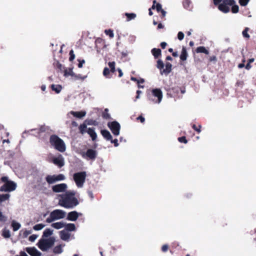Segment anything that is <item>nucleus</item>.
<instances>
[{
    "mask_svg": "<svg viewBox=\"0 0 256 256\" xmlns=\"http://www.w3.org/2000/svg\"><path fill=\"white\" fill-rule=\"evenodd\" d=\"M80 154L84 158L94 160L96 158L98 152L96 150L88 148L86 152H81Z\"/></svg>",
    "mask_w": 256,
    "mask_h": 256,
    "instance_id": "obj_9",
    "label": "nucleus"
},
{
    "mask_svg": "<svg viewBox=\"0 0 256 256\" xmlns=\"http://www.w3.org/2000/svg\"><path fill=\"white\" fill-rule=\"evenodd\" d=\"M65 176L63 174H58V175H48L46 177V180L49 184H53L57 182L64 180Z\"/></svg>",
    "mask_w": 256,
    "mask_h": 256,
    "instance_id": "obj_7",
    "label": "nucleus"
},
{
    "mask_svg": "<svg viewBox=\"0 0 256 256\" xmlns=\"http://www.w3.org/2000/svg\"><path fill=\"white\" fill-rule=\"evenodd\" d=\"M64 230H66V232H74L76 230V225L74 223H68V224H66L65 223V226H64Z\"/></svg>",
    "mask_w": 256,
    "mask_h": 256,
    "instance_id": "obj_21",
    "label": "nucleus"
},
{
    "mask_svg": "<svg viewBox=\"0 0 256 256\" xmlns=\"http://www.w3.org/2000/svg\"><path fill=\"white\" fill-rule=\"evenodd\" d=\"M78 67L79 68H81L82 67L83 64L85 62V60H78Z\"/></svg>",
    "mask_w": 256,
    "mask_h": 256,
    "instance_id": "obj_59",
    "label": "nucleus"
},
{
    "mask_svg": "<svg viewBox=\"0 0 256 256\" xmlns=\"http://www.w3.org/2000/svg\"><path fill=\"white\" fill-rule=\"evenodd\" d=\"M110 73V70L108 68L106 67L104 68V70H103V74L104 76H107Z\"/></svg>",
    "mask_w": 256,
    "mask_h": 256,
    "instance_id": "obj_55",
    "label": "nucleus"
},
{
    "mask_svg": "<svg viewBox=\"0 0 256 256\" xmlns=\"http://www.w3.org/2000/svg\"><path fill=\"white\" fill-rule=\"evenodd\" d=\"M165 67V68H164L163 70L160 72V73L162 75H168L172 71V64L170 62H166Z\"/></svg>",
    "mask_w": 256,
    "mask_h": 256,
    "instance_id": "obj_16",
    "label": "nucleus"
},
{
    "mask_svg": "<svg viewBox=\"0 0 256 256\" xmlns=\"http://www.w3.org/2000/svg\"><path fill=\"white\" fill-rule=\"evenodd\" d=\"M55 240V238L53 236L47 238H41L38 240L37 246L42 251L46 252L54 246Z\"/></svg>",
    "mask_w": 256,
    "mask_h": 256,
    "instance_id": "obj_3",
    "label": "nucleus"
},
{
    "mask_svg": "<svg viewBox=\"0 0 256 256\" xmlns=\"http://www.w3.org/2000/svg\"><path fill=\"white\" fill-rule=\"evenodd\" d=\"M100 133L104 138L107 141H110L112 138L110 132L107 130H102Z\"/></svg>",
    "mask_w": 256,
    "mask_h": 256,
    "instance_id": "obj_18",
    "label": "nucleus"
},
{
    "mask_svg": "<svg viewBox=\"0 0 256 256\" xmlns=\"http://www.w3.org/2000/svg\"><path fill=\"white\" fill-rule=\"evenodd\" d=\"M63 252L62 246V244H59L55 246L53 249V252L56 254H62Z\"/></svg>",
    "mask_w": 256,
    "mask_h": 256,
    "instance_id": "obj_30",
    "label": "nucleus"
},
{
    "mask_svg": "<svg viewBox=\"0 0 256 256\" xmlns=\"http://www.w3.org/2000/svg\"><path fill=\"white\" fill-rule=\"evenodd\" d=\"M108 126L114 136H118L120 134V125L118 122L116 120L110 122L108 123Z\"/></svg>",
    "mask_w": 256,
    "mask_h": 256,
    "instance_id": "obj_8",
    "label": "nucleus"
},
{
    "mask_svg": "<svg viewBox=\"0 0 256 256\" xmlns=\"http://www.w3.org/2000/svg\"><path fill=\"white\" fill-rule=\"evenodd\" d=\"M76 192L74 190L66 192L58 196V204L66 208L73 209L79 204L78 198L75 196Z\"/></svg>",
    "mask_w": 256,
    "mask_h": 256,
    "instance_id": "obj_1",
    "label": "nucleus"
},
{
    "mask_svg": "<svg viewBox=\"0 0 256 256\" xmlns=\"http://www.w3.org/2000/svg\"><path fill=\"white\" fill-rule=\"evenodd\" d=\"M86 132L90 135L92 141H94L96 140L97 138V134L95 132L94 128H88Z\"/></svg>",
    "mask_w": 256,
    "mask_h": 256,
    "instance_id": "obj_19",
    "label": "nucleus"
},
{
    "mask_svg": "<svg viewBox=\"0 0 256 256\" xmlns=\"http://www.w3.org/2000/svg\"><path fill=\"white\" fill-rule=\"evenodd\" d=\"M68 186L66 184L62 183L53 186L52 189L54 192H62L66 190Z\"/></svg>",
    "mask_w": 256,
    "mask_h": 256,
    "instance_id": "obj_13",
    "label": "nucleus"
},
{
    "mask_svg": "<svg viewBox=\"0 0 256 256\" xmlns=\"http://www.w3.org/2000/svg\"><path fill=\"white\" fill-rule=\"evenodd\" d=\"M218 8L224 13H228L230 12V8L228 6L224 4L222 2L218 4Z\"/></svg>",
    "mask_w": 256,
    "mask_h": 256,
    "instance_id": "obj_22",
    "label": "nucleus"
},
{
    "mask_svg": "<svg viewBox=\"0 0 256 256\" xmlns=\"http://www.w3.org/2000/svg\"><path fill=\"white\" fill-rule=\"evenodd\" d=\"M102 118L106 120H109L111 118L110 114L108 113V109L106 108L104 109V112L102 114Z\"/></svg>",
    "mask_w": 256,
    "mask_h": 256,
    "instance_id": "obj_36",
    "label": "nucleus"
},
{
    "mask_svg": "<svg viewBox=\"0 0 256 256\" xmlns=\"http://www.w3.org/2000/svg\"><path fill=\"white\" fill-rule=\"evenodd\" d=\"M72 70V68H69L68 69L67 68H64V76L68 77V76H72L73 77L74 76H75V73L73 72Z\"/></svg>",
    "mask_w": 256,
    "mask_h": 256,
    "instance_id": "obj_23",
    "label": "nucleus"
},
{
    "mask_svg": "<svg viewBox=\"0 0 256 256\" xmlns=\"http://www.w3.org/2000/svg\"><path fill=\"white\" fill-rule=\"evenodd\" d=\"M152 94L148 96V99L154 104H160L162 99L163 94L162 90L158 88H153Z\"/></svg>",
    "mask_w": 256,
    "mask_h": 256,
    "instance_id": "obj_5",
    "label": "nucleus"
},
{
    "mask_svg": "<svg viewBox=\"0 0 256 256\" xmlns=\"http://www.w3.org/2000/svg\"><path fill=\"white\" fill-rule=\"evenodd\" d=\"M53 163L60 168H62L64 164V158L62 155H59L58 157L54 158Z\"/></svg>",
    "mask_w": 256,
    "mask_h": 256,
    "instance_id": "obj_15",
    "label": "nucleus"
},
{
    "mask_svg": "<svg viewBox=\"0 0 256 256\" xmlns=\"http://www.w3.org/2000/svg\"><path fill=\"white\" fill-rule=\"evenodd\" d=\"M187 57H188V53L186 52V48L183 46L182 48V50L180 55V59L182 61H184L186 60Z\"/></svg>",
    "mask_w": 256,
    "mask_h": 256,
    "instance_id": "obj_27",
    "label": "nucleus"
},
{
    "mask_svg": "<svg viewBox=\"0 0 256 256\" xmlns=\"http://www.w3.org/2000/svg\"><path fill=\"white\" fill-rule=\"evenodd\" d=\"M115 62H112L108 63V65L110 68L111 72H115Z\"/></svg>",
    "mask_w": 256,
    "mask_h": 256,
    "instance_id": "obj_44",
    "label": "nucleus"
},
{
    "mask_svg": "<svg viewBox=\"0 0 256 256\" xmlns=\"http://www.w3.org/2000/svg\"><path fill=\"white\" fill-rule=\"evenodd\" d=\"M164 64L162 60H158L157 61L156 68L162 70L164 68Z\"/></svg>",
    "mask_w": 256,
    "mask_h": 256,
    "instance_id": "obj_37",
    "label": "nucleus"
},
{
    "mask_svg": "<svg viewBox=\"0 0 256 256\" xmlns=\"http://www.w3.org/2000/svg\"><path fill=\"white\" fill-rule=\"evenodd\" d=\"M88 128H87L86 124L84 123H83V124H80V126H79L80 132L82 134H84L86 132H87L86 129L88 130Z\"/></svg>",
    "mask_w": 256,
    "mask_h": 256,
    "instance_id": "obj_32",
    "label": "nucleus"
},
{
    "mask_svg": "<svg viewBox=\"0 0 256 256\" xmlns=\"http://www.w3.org/2000/svg\"><path fill=\"white\" fill-rule=\"evenodd\" d=\"M112 144H114V146L115 147H118L119 146V144L118 143V140L116 138H115L114 140H112V138L111 140H110Z\"/></svg>",
    "mask_w": 256,
    "mask_h": 256,
    "instance_id": "obj_52",
    "label": "nucleus"
},
{
    "mask_svg": "<svg viewBox=\"0 0 256 256\" xmlns=\"http://www.w3.org/2000/svg\"><path fill=\"white\" fill-rule=\"evenodd\" d=\"M130 80L132 81L136 82L138 84H140V80H138L136 78L132 76Z\"/></svg>",
    "mask_w": 256,
    "mask_h": 256,
    "instance_id": "obj_63",
    "label": "nucleus"
},
{
    "mask_svg": "<svg viewBox=\"0 0 256 256\" xmlns=\"http://www.w3.org/2000/svg\"><path fill=\"white\" fill-rule=\"evenodd\" d=\"M45 226V224H36L34 226L33 228L34 230H40Z\"/></svg>",
    "mask_w": 256,
    "mask_h": 256,
    "instance_id": "obj_39",
    "label": "nucleus"
},
{
    "mask_svg": "<svg viewBox=\"0 0 256 256\" xmlns=\"http://www.w3.org/2000/svg\"><path fill=\"white\" fill-rule=\"evenodd\" d=\"M16 188V184L13 181H10L4 183L0 188V192H10L14 190Z\"/></svg>",
    "mask_w": 256,
    "mask_h": 256,
    "instance_id": "obj_10",
    "label": "nucleus"
},
{
    "mask_svg": "<svg viewBox=\"0 0 256 256\" xmlns=\"http://www.w3.org/2000/svg\"><path fill=\"white\" fill-rule=\"evenodd\" d=\"M151 52L155 58H157L162 54V51L160 48H153Z\"/></svg>",
    "mask_w": 256,
    "mask_h": 256,
    "instance_id": "obj_25",
    "label": "nucleus"
},
{
    "mask_svg": "<svg viewBox=\"0 0 256 256\" xmlns=\"http://www.w3.org/2000/svg\"><path fill=\"white\" fill-rule=\"evenodd\" d=\"M178 140L182 143L186 144L188 142V140L185 136L179 137L178 138Z\"/></svg>",
    "mask_w": 256,
    "mask_h": 256,
    "instance_id": "obj_50",
    "label": "nucleus"
},
{
    "mask_svg": "<svg viewBox=\"0 0 256 256\" xmlns=\"http://www.w3.org/2000/svg\"><path fill=\"white\" fill-rule=\"evenodd\" d=\"M155 8H156L158 12H160L162 10V5L160 3H156Z\"/></svg>",
    "mask_w": 256,
    "mask_h": 256,
    "instance_id": "obj_56",
    "label": "nucleus"
},
{
    "mask_svg": "<svg viewBox=\"0 0 256 256\" xmlns=\"http://www.w3.org/2000/svg\"><path fill=\"white\" fill-rule=\"evenodd\" d=\"M66 212L64 210L56 209L50 212V216L46 219V222L50 223L56 220L66 218Z\"/></svg>",
    "mask_w": 256,
    "mask_h": 256,
    "instance_id": "obj_4",
    "label": "nucleus"
},
{
    "mask_svg": "<svg viewBox=\"0 0 256 256\" xmlns=\"http://www.w3.org/2000/svg\"><path fill=\"white\" fill-rule=\"evenodd\" d=\"M232 12L234 14H236L238 12L239 10V7L237 4H234V5H232Z\"/></svg>",
    "mask_w": 256,
    "mask_h": 256,
    "instance_id": "obj_42",
    "label": "nucleus"
},
{
    "mask_svg": "<svg viewBox=\"0 0 256 256\" xmlns=\"http://www.w3.org/2000/svg\"><path fill=\"white\" fill-rule=\"evenodd\" d=\"M249 28H246L245 29L242 31V34L244 38H249L250 35L248 33V31Z\"/></svg>",
    "mask_w": 256,
    "mask_h": 256,
    "instance_id": "obj_45",
    "label": "nucleus"
},
{
    "mask_svg": "<svg viewBox=\"0 0 256 256\" xmlns=\"http://www.w3.org/2000/svg\"><path fill=\"white\" fill-rule=\"evenodd\" d=\"M50 146L60 152H64L66 150V146L64 140L56 134H52L49 138Z\"/></svg>",
    "mask_w": 256,
    "mask_h": 256,
    "instance_id": "obj_2",
    "label": "nucleus"
},
{
    "mask_svg": "<svg viewBox=\"0 0 256 256\" xmlns=\"http://www.w3.org/2000/svg\"><path fill=\"white\" fill-rule=\"evenodd\" d=\"M54 230L50 228H46L43 232V234L42 238H48L50 236L53 234Z\"/></svg>",
    "mask_w": 256,
    "mask_h": 256,
    "instance_id": "obj_26",
    "label": "nucleus"
},
{
    "mask_svg": "<svg viewBox=\"0 0 256 256\" xmlns=\"http://www.w3.org/2000/svg\"><path fill=\"white\" fill-rule=\"evenodd\" d=\"M54 66L58 68L60 72H64V68H66L63 66L58 61L54 62Z\"/></svg>",
    "mask_w": 256,
    "mask_h": 256,
    "instance_id": "obj_33",
    "label": "nucleus"
},
{
    "mask_svg": "<svg viewBox=\"0 0 256 256\" xmlns=\"http://www.w3.org/2000/svg\"><path fill=\"white\" fill-rule=\"evenodd\" d=\"M168 244H164L162 247V250L163 252H166L168 251Z\"/></svg>",
    "mask_w": 256,
    "mask_h": 256,
    "instance_id": "obj_60",
    "label": "nucleus"
},
{
    "mask_svg": "<svg viewBox=\"0 0 256 256\" xmlns=\"http://www.w3.org/2000/svg\"><path fill=\"white\" fill-rule=\"evenodd\" d=\"M70 58L69 60L70 62H72L75 58V54H74V52L72 50H71L70 52Z\"/></svg>",
    "mask_w": 256,
    "mask_h": 256,
    "instance_id": "obj_46",
    "label": "nucleus"
},
{
    "mask_svg": "<svg viewBox=\"0 0 256 256\" xmlns=\"http://www.w3.org/2000/svg\"><path fill=\"white\" fill-rule=\"evenodd\" d=\"M11 225L14 232L18 230L21 227L20 224L14 220H12Z\"/></svg>",
    "mask_w": 256,
    "mask_h": 256,
    "instance_id": "obj_28",
    "label": "nucleus"
},
{
    "mask_svg": "<svg viewBox=\"0 0 256 256\" xmlns=\"http://www.w3.org/2000/svg\"><path fill=\"white\" fill-rule=\"evenodd\" d=\"M184 34L182 32H179L178 34V38L180 40L184 39Z\"/></svg>",
    "mask_w": 256,
    "mask_h": 256,
    "instance_id": "obj_51",
    "label": "nucleus"
},
{
    "mask_svg": "<svg viewBox=\"0 0 256 256\" xmlns=\"http://www.w3.org/2000/svg\"><path fill=\"white\" fill-rule=\"evenodd\" d=\"M31 230H26L23 233V236L24 238H26L29 234L32 233Z\"/></svg>",
    "mask_w": 256,
    "mask_h": 256,
    "instance_id": "obj_57",
    "label": "nucleus"
},
{
    "mask_svg": "<svg viewBox=\"0 0 256 256\" xmlns=\"http://www.w3.org/2000/svg\"><path fill=\"white\" fill-rule=\"evenodd\" d=\"M196 52L197 53H204L206 54H209V52L205 47L202 46L198 47L196 49Z\"/></svg>",
    "mask_w": 256,
    "mask_h": 256,
    "instance_id": "obj_31",
    "label": "nucleus"
},
{
    "mask_svg": "<svg viewBox=\"0 0 256 256\" xmlns=\"http://www.w3.org/2000/svg\"><path fill=\"white\" fill-rule=\"evenodd\" d=\"M88 196L92 200H93L94 198L93 193L92 191L89 190L88 192Z\"/></svg>",
    "mask_w": 256,
    "mask_h": 256,
    "instance_id": "obj_62",
    "label": "nucleus"
},
{
    "mask_svg": "<svg viewBox=\"0 0 256 256\" xmlns=\"http://www.w3.org/2000/svg\"><path fill=\"white\" fill-rule=\"evenodd\" d=\"M137 119H138V120H140V122H142H142H144V121H145V118H144V117H143V116H138V117L137 118Z\"/></svg>",
    "mask_w": 256,
    "mask_h": 256,
    "instance_id": "obj_61",
    "label": "nucleus"
},
{
    "mask_svg": "<svg viewBox=\"0 0 256 256\" xmlns=\"http://www.w3.org/2000/svg\"><path fill=\"white\" fill-rule=\"evenodd\" d=\"M51 226L56 230H60L62 228H64L65 226V223L63 222H56L52 223Z\"/></svg>",
    "mask_w": 256,
    "mask_h": 256,
    "instance_id": "obj_24",
    "label": "nucleus"
},
{
    "mask_svg": "<svg viewBox=\"0 0 256 256\" xmlns=\"http://www.w3.org/2000/svg\"><path fill=\"white\" fill-rule=\"evenodd\" d=\"M51 88L52 90L54 91L56 94H59L62 90V86L60 84L56 85L52 84L51 85Z\"/></svg>",
    "mask_w": 256,
    "mask_h": 256,
    "instance_id": "obj_29",
    "label": "nucleus"
},
{
    "mask_svg": "<svg viewBox=\"0 0 256 256\" xmlns=\"http://www.w3.org/2000/svg\"><path fill=\"white\" fill-rule=\"evenodd\" d=\"M222 2L228 6H231L232 5H234V4H236V2L234 0H223Z\"/></svg>",
    "mask_w": 256,
    "mask_h": 256,
    "instance_id": "obj_40",
    "label": "nucleus"
},
{
    "mask_svg": "<svg viewBox=\"0 0 256 256\" xmlns=\"http://www.w3.org/2000/svg\"><path fill=\"white\" fill-rule=\"evenodd\" d=\"M26 252L31 256H40L42 253L35 247H28L26 248Z\"/></svg>",
    "mask_w": 256,
    "mask_h": 256,
    "instance_id": "obj_14",
    "label": "nucleus"
},
{
    "mask_svg": "<svg viewBox=\"0 0 256 256\" xmlns=\"http://www.w3.org/2000/svg\"><path fill=\"white\" fill-rule=\"evenodd\" d=\"M201 126L200 125H199L198 126V128L196 127V126L195 125V124H193L192 126V128L193 129H194L196 132H197L198 133H200V132H201V130H200V128H201Z\"/></svg>",
    "mask_w": 256,
    "mask_h": 256,
    "instance_id": "obj_54",
    "label": "nucleus"
},
{
    "mask_svg": "<svg viewBox=\"0 0 256 256\" xmlns=\"http://www.w3.org/2000/svg\"><path fill=\"white\" fill-rule=\"evenodd\" d=\"M86 173L84 171L76 172L73 175L74 180L78 188H82L86 180Z\"/></svg>",
    "mask_w": 256,
    "mask_h": 256,
    "instance_id": "obj_6",
    "label": "nucleus"
},
{
    "mask_svg": "<svg viewBox=\"0 0 256 256\" xmlns=\"http://www.w3.org/2000/svg\"><path fill=\"white\" fill-rule=\"evenodd\" d=\"M1 180L2 182L4 183L8 182L10 181L8 180V178L6 176H2L1 178Z\"/></svg>",
    "mask_w": 256,
    "mask_h": 256,
    "instance_id": "obj_58",
    "label": "nucleus"
},
{
    "mask_svg": "<svg viewBox=\"0 0 256 256\" xmlns=\"http://www.w3.org/2000/svg\"><path fill=\"white\" fill-rule=\"evenodd\" d=\"M2 236L6 238H9L10 236V230L4 228L2 233Z\"/></svg>",
    "mask_w": 256,
    "mask_h": 256,
    "instance_id": "obj_38",
    "label": "nucleus"
},
{
    "mask_svg": "<svg viewBox=\"0 0 256 256\" xmlns=\"http://www.w3.org/2000/svg\"><path fill=\"white\" fill-rule=\"evenodd\" d=\"M250 2V0H239V3L242 6H246L248 2Z\"/></svg>",
    "mask_w": 256,
    "mask_h": 256,
    "instance_id": "obj_49",
    "label": "nucleus"
},
{
    "mask_svg": "<svg viewBox=\"0 0 256 256\" xmlns=\"http://www.w3.org/2000/svg\"><path fill=\"white\" fill-rule=\"evenodd\" d=\"M37 238H38L37 235L32 234L29 237L28 240L30 242H33Z\"/></svg>",
    "mask_w": 256,
    "mask_h": 256,
    "instance_id": "obj_53",
    "label": "nucleus"
},
{
    "mask_svg": "<svg viewBox=\"0 0 256 256\" xmlns=\"http://www.w3.org/2000/svg\"><path fill=\"white\" fill-rule=\"evenodd\" d=\"M7 220V217L4 216L2 212L0 211V221L2 222H5Z\"/></svg>",
    "mask_w": 256,
    "mask_h": 256,
    "instance_id": "obj_48",
    "label": "nucleus"
},
{
    "mask_svg": "<svg viewBox=\"0 0 256 256\" xmlns=\"http://www.w3.org/2000/svg\"><path fill=\"white\" fill-rule=\"evenodd\" d=\"M104 32L106 35H108L110 38H112L114 36L113 30L110 29L106 30Z\"/></svg>",
    "mask_w": 256,
    "mask_h": 256,
    "instance_id": "obj_43",
    "label": "nucleus"
},
{
    "mask_svg": "<svg viewBox=\"0 0 256 256\" xmlns=\"http://www.w3.org/2000/svg\"><path fill=\"white\" fill-rule=\"evenodd\" d=\"M124 14H125V16L127 18V21L128 22L136 18V14H135L134 13H128V12H126V13H125Z\"/></svg>",
    "mask_w": 256,
    "mask_h": 256,
    "instance_id": "obj_34",
    "label": "nucleus"
},
{
    "mask_svg": "<svg viewBox=\"0 0 256 256\" xmlns=\"http://www.w3.org/2000/svg\"><path fill=\"white\" fill-rule=\"evenodd\" d=\"M46 131V128L44 126H42L39 128H33L30 129L28 130H24L22 133V138H24V134H33L34 136H36V134H38L41 132H44Z\"/></svg>",
    "mask_w": 256,
    "mask_h": 256,
    "instance_id": "obj_11",
    "label": "nucleus"
},
{
    "mask_svg": "<svg viewBox=\"0 0 256 256\" xmlns=\"http://www.w3.org/2000/svg\"><path fill=\"white\" fill-rule=\"evenodd\" d=\"M60 238L64 241H68L70 238V234L64 230L60 232Z\"/></svg>",
    "mask_w": 256,
    "mask_h": 256,
    "instance_id": "obj_17",
    "label": "nucleus"
},
{
    "mask_svg": "<svg viewBox=\"0 0 256 256\" xmlns=\"http://www.w3.org/2000/svg\"><path fill=\"white\" fill-rule=\"evenodd\" d=\"M70 114H72L74 117H76L78 118H81L84 116L86 115V111H80V112H74V111H70Z\"/></svg>",
    "mask_w": 256,
    "mask_h": 256,
    "instance_id": "obj_20",
    "label": "nucleus"
},
{
    "mask_svg": "<svg viewBox=\"0 0 256 256\" xmlns=\"http://www.w3.org/2000/svg\"><path fill=\"white\" fill-rule=\"evenodd\" d=\"M16 256H28V255L24 251H21L20 252V255H16Z\"/></svg>",
    "mask_w": 256,
    "mask_h": 256,
    "instance_id": "obj_64",
    "label": "nucleus"
},
{
    "mask_svg": "<svg viewBox=\"0 0 256 256\" xmlns=\"http://www.w3.org/2000/svg\"><path fill=\"white\" fill-rule=\"evenodd\" d=\"M10 197V194H0V202L8 200Z\"/></svg>",
    "mask_w": 256,
    "mask_h": 256,
    "instance_id": "obj_35",
    "label": "nucleus"
},
{
    "mask_svg": "<svg viewBox=\"0 0 256 256\" xmlns=\"http://www.w3.org/2000/svg\"><path fill=\"white\" fill-rule=\"evenodd\" d=\"M82 215V213L78 212L77 211H72L66 214V220L68 221L76 222L78 217Z\"/></svg>",
    "mask_w": 256,
    "mask_h": 256,
    "instance_id": "obj_12",
    "label": "nucleus"
},
{
    "mask_svg": "<svg viewBox=\"0 0 256 256\" xmlns=\"http://www.w3.org/2000/svg\"><path fill=\"white\" fill-rule=\"evenodd\" d=\"M190 3V0H184L183 2V6L184 8L188 9Z\"/></svg>",
    "mask_w": 256,
    "mask_h": 256,
    "instance_id": "obj_47",
    "label": "nucleus"
},
{
    "mask_svg": "<svg viewBox=\"0 0 256 256\" xmlns=\"http://www.w3.org/2000/svg\"><path fill=\"white\" fill-rule=\"evenodd\" d=\"M73 77L74 78V80H84L87 77L86 76H82L80 74H75V76H74Z\"/></svg>",
    "mask_w": 256,
    "mask_h": 256,
    "instance_id": "obj_41",
    "label": "nucleus"
}]
</instances>
